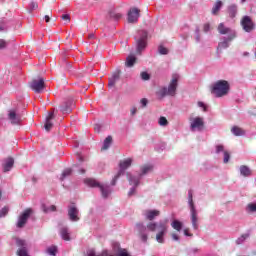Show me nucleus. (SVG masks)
<instances>
[{"label":"nucleus","mask_w":256,"mask_h":256,"mask_svg":"<svg viewBox=\"0 0 256 256\" xmlns=\"http://www.w3.org/2000/svg\"><path fill=\"white\" fill-rule=\"evenodd\" d=\"M79 161L83 162V156H78Z\"/></svg>","instance_id":"e2e57ef3"},{"label":"nucleus","mask_w":256,"mask_h":256,"mask_svg":"<svg viewBox=\"0 0 256 256\" xmlns=\"http://www.w3.org/2000/svg\"><path fill=\"white\" fill-rule=\"evenodd\" d=\"M131 115H136L137 114V107H132L130 110Z\"/></svg>","instance_id":"4d7b16f0"},{"label":"nucleus","mask_w":256,"mask_h":256,"mask_svg":"<svg viewBox=\"0 0 256 256\" xmlns=\"http://www.w3.org/2000/svg\"><path fill=\"white\" fill-rule=\"evenodd\" d=\"M229 89H231L229 82L227 80H220L213 85L211 93L215 97H225L229 93Z\"/></svg>","instance_id":"39448f33"},{"label":"nucleus","mask_w":256,"mask_h":256,"mask_svg":"<svg viewBox=\"0 0 256 256\" xmlns=\"http://www.w3.org/2000/svg\"><path fill=\"white\" fill-rule=\"evenodd\" d=\"M13 165H15V160L13 158H7L3 164L4 173L11 171V169H13Z\"/></svg>","instance_id":"b1692460"},{"label":"nucleus","mask_w":256,"mask_h":256,"mask_svg":"<svg viewBox=\"0 0 256 256\" xmlns=\"http://www.w3.org/2000/svg\"><path fill=\"white\" fill-rule=\"evenodd\" d=\"M141 79H142V81H149L151 79V76L147 72H142Z\"/></svg>","instance_id":"a18cd8bd"},{"label":"nucleus","mask_w":256,"mask_h":256,"mask_svg":"<svg viewBox=\"0 0 256 256\" xmlns=\"http://www.w3.org/2000/svg\"><path fill=\"white\" fill-rule=\"evenodd\" d=\"M139 9L138 8H131L128 11V23H137L139 20Z\"/></svg>","instance_id":"f3484780"},{"label":"nucleus","mask_w":256,"mask_h":256,"mask_svg":"<svg viewBox=\"0 0 256 256\" xmlns=\"http://www.w3.org/2000/svg\"><path fill=\"white\" fill-rule=\"evenodd\" d=\"M79 171H80V173H82V174L85 173V169H80Z\"/></svg>","instance_id":"69168bd1"},{"label":"nucleus","mask_w":256,"mask_h":256,"mask_svg":"<svg viewBox=\"0 0 256 256\" xmlns=\"http://www.w3.org/2000/svg\"><path fill=\"white\" fill-rule=\"evenodd\" d=\"M171 227L178 233H181V231H183V222H181L177 219H174L171 223Z\"/></svg>","instance_id":"a878e982"},{"label":"nucleus","mask_w":256,"mask_h":256,"mask_svg":"<svg viewBox=\"0 0 256 256\" xmlns=\"http://www.w3.org/2000/svg\"><path fill=\"white\" fill-rule=\"evenodd\" d=\"M195 41L196 43H201V33L199 27L195 29Z\"/></svg>","instance_id":"a19ab883"},{"label":"nucleus","mask_w":256,"mask_h":256,"mask_svg":"<svg viewBox=\"0 0 256 256\" xmlns=\"http://www.w3.org/2000/svg\"><path fill=\"white\" fill-rule=\"evenodd\" d=\"M62 21H65V23H69L71 21V17L69 16V14H64L61 17Z\"/></svg>","instance_id":"603ef678"},{"label":"nucleus","mask_w":256,"mask_h":256,"mask_svg":"<svg viewBox=\"0 0 256 256\" xmlns=\"http://www.w3.org/2000/svg\"><path fill=\"white\" fill-rule=\"evenodd\" d=\"M233 39L229 40V37H223L222 41L218 43L217 51H222V49H229V44Z\"/></svg>","instance_id":"5701e85b"},{"label":"nucleus","mask_w":256,"mask_h":256,"mask_svg":"<svg viewBox=\"0 0 256 256\" xmlns=\"http://www.w3.org/2000/svg\"><path fill=\"white\" fill-rule=\"evenodd\" d=\"M46 253L50 256H57V246H50L46 249Z\"/></svg>","instance_id":"c9c22d12"},{"label":"nucleus","mask_w":256,"mask_h":256,"mask_svg":"<svg viewBox=\"0 0 256 256\" xmlns=\"http://www.w3.org/2000/svg\"><path fill=\"white\" fill-rule=\"evenodd\" d=\"M185 237H193V234L189 233V229H184Z\"/></svg>","instance_id":"6e6d98bb"},{"label":"nucleus","mask_w":256,"mask_h":256,"mask_svg":"<svg viewBox=\"0 0 256 256\" xmlns=\"http://www.w3.org/2000/svg\"><path fill=\"white\" fill-rule=\"evenodd\" d=\"M87 256H102V254H96L95 253V250H93V249H88L87 250Z\"/></svg>","instance_id":"3c124183"},{"label":"nucleus","mask_w":256,"mask_h":256,"mask_svg":"<svg viewBox=\"0 0 256 256\" xmlns=\"http://www.w3.org/2000/svg\"><path fill=\"white\" fill-rule=\"evenodd\" d=\"M210 29H211V25H209V23L204 24V27H203L204 33H209Z\"/></svg>","instance_id":"864d4df0"},{"label":"nucleus","mask_w":256,"mask_h":256,"mask_svg":"<svg viewBox=\"0 0 256 256\" xmlns=\"http://www.w3.org/2000/svg\"><path fill=\"white\" fill-rule=\"evenodd\" d=\"M169 223L168 219L160 220L159 222H149L147 226H145L143 223H138L136 225L137 230L139 231V235L141 238V241L143 243H147V240L149 239V232H155L158 231L156 234V241L157 243H165V235L167 233Z\"/></svg>","instance_id":"f257e3e1"},{"label":"nucleus","mask_w":256,"mask_h":256,"mask_svg":"<svg viewBox=\"0 0 256 256\" xmlns=\"http://www.w3.org/2000/svg\"><path fill=\"white\" fill-rule=\"evenodd\" d=\"M137 61V57H135L134 55H129L126 58V67H133V65H135Z\"/></svg>","instance_id":"c756f323"},{"label":"nucleus","mask_w":256,"mask_h":256,"mask_svg":"<svg viewBox=\"0 0 256 256\" xmlns=\"http://www.w3.org/2000/svg\"><path fill=\"white\" fill-rule=\"evenodd\" d=\"M53 119H55V114L53 112H50L45 120V131H51V129H53Z\"/></svg>","instance_id":"412c9836"},{"label":"nucleus","mask_w":256,"mask_h":256,"mask_svg":"<svg viewBox=\"0 0 256 256\" xmlns=\"http://www.w3.org/2000/svg\"><path fill=\"white\" fill-rule=\"evenodd\" d=\"M44 19L46 23H49V21H51V17H49V15H45Z\"/></svg>","instance_id":"052dcab7"},{"label":"nucleus","mask_w":256,"mask_h":256,"mask_svg":"<svg viewBox=\"0 0 256 256\" xmlns=\"http://www.w3.org/2000/svg\"><path fill=\"white\" fill-rule=\"evenodd\" d=\"M229 159H231V155L229 154V152L224 151V163H229Z\"/></svg>","instance_id":"de8ad7c7"},{"label":"nucleus","mask_w":256,"mask_h":256,"mask_svg":"<svg viewBox=\"0 0 256 256\" xmlns=\"http://www.w3.org/2000/svg\"><path fill=\"white\" fill-rule=\"evenodd\" d=\"M218 32L220 33V35H227V37H229V40L235 39V37H237V32L229 27H226L223 23H220L218 25Z\"/></svg>","instance_id":"9b49d317"},{"label":"nucleus","mask_w":256,"mask_h":256,"mask_svg":"<svg viewBox=\"0 0 256 256\" xmlns=\"http://www.w3.org/2000/svg\"><path fill=\"white\" fill-rule=\"evenodd\" d=\"M102 256H117V255H113V254L109 255V251L104 250V251H102Z\"/></svg>","instance_id":"13d9d810"},{"label":"nucleus","mask_w":256,"mask_h":256,"mask_svg":"<svg viewBox=\"0 0 256 256\" xmlns=\"http://www.w3.org/2000/svg\"><path fill=\"white\" fill-rule=\"evenodd\" d=\"M9 213V208L4 207L0 210V219L1 217H5Z\"/></svg>","instance_id":"49530a36"},{"label":"nucleus","mask_w":256,"mask_h":256,"mask_svg":"<svg viewBox=\"0 0 256 256\" xmlns=\"http://www.w3.org/2000/svg\"><path fill=\"white\" fill-rule=\"evenodd\" d=\"M250 236L251 234H249V232L242 234L236 239V245H243V243H245Z\"/></svg>","instance_id":"bb28decb"},{"label":"nucleus","mask_w":256,"mask_h":256,"mask_svg":"<svg viewBox=\"0 0 256 256\" xmlns=\"http://www.w3.org/2000/svg\"><path fill=\"white\" fill-rule=\"evenodd\" d=\"M6 43L5 40H0V49H5Z\"/></svg>","instance_id":"bf43d9fd"},{"label":"nucleus","mask_w":256,"mask_h":256,"mask_svg":"<svg viewBox=\"0 0 256 256\" xmlns=\"http://www.w3.org/2000/svg\"><path fill=\"white\" fill-rule=\"evenodd\" d=\"M228 13H229V16L232 19H233V17H236V15H237V5L232 4V5L228 6Z\"/></svg>","instance_id":"7c9ffc66"},{"label":"nucleus","mask_w":256,"mask_h":256,"mask_svg":"<svg viewBox=\"0 0 256 256\" xmlns=\"http://www.w3.org/2000/svg\"><path fill=\"white\" fill-rule=\"evenodd\" d=\"M143 215L146 217V219H148V221H153L155 217H159L160 212L159 210H145Z\"/></svg>","instance_id":"4be33fe9"},{"label":"nucleus","mask_w":256,"mask_h":256,"mask_svg":"<svg viewBox=\"0 0 256 256\" xmlns=\"http://www.w3.org/2000/svg\"><path fill=\"white\" fill-rule=\"evenodd\" d=\"M158 124L160 125V127H167L169 125V121L165 116H161L158 119Z\"/></svg>","instance_id":"4c0bfd02"},{"label":"nucleus","mask_w":256,"mask_h":256,"mask_svg":"<svg viewBox=\"0 0 256 256\" xmlns=\"http://www.w3.org/2000/svg\"><path fill=\"white\" fill-rule=\"evenodd\" d=\"M171 237H172V240H173V241H180V238H179V236L177 235V233H172V234H171Z\"/></svg>","instance_id":"5fc2aeb1"},{"label":"nucleus","mask_w":256,"mask_h":256,"mask_svg":"<svg viewBox=\"0 0 256 256\" xmlns=\"http://www.w3.org/2000/svg\"><path fill=\"white\" fill-rule=\"evenodd\" d=\"M239 171L242 177H251L252 175L251 168L247 165H241Z\"/></svg>","instance_id":"393cba45"},{"label":"nucleus","mask_w":256,"mask_h":256,"mask_svg":"<svg viewBox=\"0 0 256 256\" xmlns=\"http://www.w3.org/2000/svg\"><path fill=\"white\" fill-rule=\"evenodd\" d=\"M158 53L160 55H167L169 53V50L163 46L158 47Z\"/></svg>","instance_id":"79ce46f5"},{"label":"nucleus","mask_w":256,"mask_h":256,"mask_svg":"<svg viewBox=\"0 0 256 256\" xmlns=\"http://www.w3.org/2000/svg\"><path fill=\"white\" fill-rule=\"evenodd\" d=\"M130 185H132V187L128 192V197H133V195H135V191L137 190V186H135V184H130Z\"/></svg>","instance_id":"c03bdc74"},{"label":"nucleus","mask_w":256,"mask_h":256,"mask_svg":"<svg viewBox=\"0 0 256 256\" xmlns=\"http://www.w3.org/2000/svg\"><path fill=\"white\" fill-rule=\"evenodd\" d=\"M31 213L32 210L27 209L19 216L16 224V227H18V229H22V227H25V225L27 224V220L29 219V217H31Z\"/></svg>","instance_id":"f8f14e48"},{"label":"nucleus","mask_w":256,"mask_h":256,"mask_svg":"<svg viewBox=\"0 0 256 256\" xmlns=\"http://www.w3.org/2000/svg\"><path fill=\"white\" fill-rule=\"evenodd\" d=\"M245 1H247V0H241V3H245Z\"/></svg>","instance_id":"774afa93"},{"label":"nucleus","mask_w":256,"mask_h":256,"mask_svg":"<svg viewBox=\"0 0 256 256\" xmlns=\"http://www.w3.org/2000/svg\"><path fill=\"white\" fill-rule=\"evenodd\" d=\"M192 253H197V249H192Z\"/></svg>","instance_id":"338daca9"},{"label":"nucleus","mask_w":256,"mask_h":256,"mask_svg":"<svg viewBox=\"0 0 256 256\" xmlns=\"http://www.w3.org/2000/svg\"><path fill=\"white\" fill-rule=\"evenodd\" d=\"M113 251L116 253V256H131L129 252H127V249L121 248V244L118 242H114L112 244Z\"/></svg>","instance_id":"dca6fc26"},{"label":"nucleus","mask_w":256,"mask_h":256,"mask_svg":"<svg viewBox=\"0 0 256 256\" xmlns=\"http://www.w3.org/2000/svg\"><path fill=\"white\" fill-rule=\"evenodd\" d=\"M16 245L18 247V250H17L18 256H29V250H27V242L25 240L17 239Z\"/></svg>","instance_id":"ddd939ff"},{"label":"nucleus","mask_w":256,"mask_h":256,"mask_svg":"<svg viewBox=\"0 0 256 256\" xmlns=\"http://www.w3.org/2000/svg\"><path fill=\"white\" fill-rule=\"evenodd\" d=\"M30 87L35 93H42L43 89H45V80H43V78L33 80Z\"/></svg>","instance_id":"4468645a"},{"label":"nucleus","mask_w":256,"mask_h":256,"mask_svg":"<svg viewBox=\"0 0 256 256\" xmlns=\"http://www.w3.org/2000/svg\"><path fill=\"white\" fill-rule=\"evenodd\" d=\"M188 207L190 209L192 227L195 231H197V229H199V218L197 217V209L195 208V203L193 202V190L188 191Z\"/></svg>","instance_id":"7ed1b4c3"},{"label":"nucleus","mask_w":256,"mask_h":256,"mask_svg":"<svg viewBox=\"0 0 256 256\" xmlns=\"http://www.w3.org/2000/svg\"><path fill=\"white\" fill-rule=\"evenodd\" d=\"M121 79V70L117 69L108 80V87H114Z\"/></svg>","instance_id":"aec40b11"},{"label":"nucleus","mask_w":256,"mask_h":256,"mask_svg":"<svg viewBox=\"0 0 256 256\" xmlns=\"http://www.w3.org/2000/svg\"><path fill=\"white\" fill-rule=\"evenodd\" d=\"M147 105H149V100L147 98H142L140 100L141 109H145V107H147Z\"/></svg>","instance_id":"37998d69"},{"label":"nucleus","mask_w":256,"mask_h":256,"mask_svg":"<svg viewBox=\"0 0 256 256\" xmlns=\"http://www.w3.org/2000/svg\"><path fill=\"white\" fill-rule=\"evenodd\" d=\"M221 7H223V2L218 0L212 8V14L217 15V13H219V11L221 10Z\"/></svg>","instance_id":"2f4dec72"},{"label":"nucleus","mask_w":256,"mask_h":256,"mask_svg":"<svg viewBox=\"0 0 256 256\" xmlns=\"http://www.w3.org/2000/svg\"><path fill=\"white\" fill-rule=\"evenodd\" d=\"M231 131L236 137H242V135H245V130L237 126L232 127Z\"/></svg>","instance_id":"cd10ccee"},{"label":"nucleus","mask_w":256,"mask_h":256,"mask_svg":"<svg viewBox=\"0 0 256 256\" xmlns=\"http://www.w3.org/2000/svg\"><path fill=\"white\" fill-rule=\"evenodd\" d=\"M84 183L88 185V187H98L102 193L103 199H107L109 195H111V186L107 184H101L97 180L93 178H88L84 180Z\"/></svg>","instance_id":"423d86ee"},{"label":"nucleus","mask_w":256,"mask_h":256,"mask_svg":"<svg viewBox=\"0 0 256 256\" xmlns=\"http://www.w3.org/2000/svg\"><path fill=\"white\" fill-rule=\"evenodd\" d=\"M198 107H200V109H202L204 112H207V105L201 101H199L197 103Z\"/></svg>","instance_id":"09e8293b"},{"label":"nucleus","mask_w":256,"mask_h":256,"mask_svg":"<svg viewBox=\"0 0 256 256\" xmlns=\"http://www.w3.org/2000/svg\"><path fill=\"white\" fill-rule=\"evenodd\" d=\"M243 56H244V57H249V52H244V53H243Z\"/></svg>","instance_id":"680f3d73"},{"label":"nucleus","mask_w":256,"mask_h":256,"mask_svg":"<svg viewBox=\"0 0 256 256\" xmlns=\"http://www.w3.org/2000/svg\"><path fill=\"white\" fill-rule=\"evenodd\" d=\"M60 235L64 241H69L71 238L69 237V229L67 227H63L60 230Z\"/></svg>","instance_id":"c85d7f7f"},{"label":"nucleus","mask_w":256,"mask_h":256,"mask_svg":"<svg viewBox=\"0 0 256 256\" xmlns=\"http://www.w3.org/2000/svg\"><path fill=\"white\" fill-rule=\"evenodd\" d=\"M73 107V100L69 99L62 103V105L60 106V111L61 113H63V115H69V113L73 111Z\"/></svg>","instance_id":"2eb2a0df"},{"label":"nucleus","mask_w":256,"mask_h":256,"mask_svg":"<svg viewBox=\"0 0 256 256\" xmlns=\"http://www.w3.org/2000/svg\"><path fill=\"white\" fill-rule=\"evenodd\" d=\"M216 153H225V147L223 145H217Z\"/></svg>","instance_id":"8fccbe9b"},{"label":"nucleus","mask_w":256,"mask_h":256,"mask_svg":"<svg viewBox=\"0 0 256 256\" xmlns=\"http://www.w3.org/2000/svg\"><path fill=\"white\" fill-rule=\"evenodd\" d=\"M42 209H43L44 213H53V211H57V207L55 205L47 206V205L43 204Z\"/></svg>","instance_id":"f704fd0d"},{"label":"nucleus","mask_w":256,"mask_h":256,"mask_svg":"<svg viewBox=\"0 0 256 256\" xmlns=\"http://www.w3.org/2000/svg\"><path fill=\"white\" fill-rule=\"evenodd\" d=\"M38 8H39V4H37V2L32 1L29 4L28 11H29V13H33V11H35Z\"/></svg>","instance_id":"ea45409f"},{"label":"nucleus","mask_w":256,"mask_h":256,"mask_svg":"<svg viewBox=\"0 0 256 256\" xmlns=\"http://www.w3.org/2000/svg\"><path fill=\"white\" fill-rule=\"evenodd\" d=\"M240 25L245 33H251L255 31V22L251 19V16H243Z\"/></svg>","instance_id":"1a4fd4ad"},{"label":"nucleus","mask_w":256,"mask_h":256,"mask_svg":"<svg viewBox=\"0 0 256 256\" xmlns=\"http://www.w3.org/2000/svg\"><path fill=\"white\" fill-rule=\"evenodd\" d=\"M147 37L148 33L145 30H140L137 32V35L134 37L136 41V51L137 53H141V51L145 50L147 47Z\"/></svg>","instance_id":"0eeeda50"},{"label":"nucleus","mask_w":256,"mask_h":256,"mask_svg":"<svg viewBox=\"0 0 256 256\" xmlns=\"http://www.w3.org/2000/svg\"><path fill=\"white\" fill-rule=\"evenodd\" d=\"M205 127V121L201 117H195L190 122V131L195 133V131L201 132Z\"/></svg>","instance_id":"9d476101"},{"label":"nucleus","mask_w":256,"mask_h":256,"mask_svg":"<svg viewBox=\"0 0 256 256\" xmlns=\"http://www.w3.org/2000/svg\"><path fill=\"white\" fill-rule=\"evenodd\" d=\"M133 164V159L132 158H127L124 159L122 161H120L119 163V171L117 173L116 176H114L111 185H116L117 183V179H119L121 177V175H123L125 173V171H127V169H129V167H131V165Z\"/></svg>","instance_id":"6e6552de"},{"label":"nucleus","mask_w":256,"mask_h":256,"mask_svg":"<svg viewBox=\"0 0 256 256\" xmlns=\"http://www.w3.org/2000/svg\"><path fill=\"white\" fill-rule=\"evenodd\" d=\"M9 29V25H7V19L3 18L0 21V31H7Z\"/></svg>","instance_id":"58836bf2"},{"label":"nucleus","mask_w":256,"mask_h":256,"mask_svg":"<svg viewBox=\"0 0 256 256\" xmlns=\"http://www.w3.org/2000/svg\"><path fill=\"white\" fill-rule=\"evenodd\" d=\"M71 173H73V170L71 168H67L62 172V175L60 177L61 181H65L66 177H69V175H71Z\"/></svg>","instance_id":"e433bc0d"},{"label":"nucleus","mask_w":256,"mask_h":256,"mask_svg":"<svg viewBox=\"0 0 256 256\" xmlns=\"http://www.w3.org/2000/svg\"><path fill=\"white\" fill-rule=\"evenodd\" d=\"M153 171V166L151 165H144L141 167V173L137 175H131V173H127L129 185H135V187H139V183H141V179L144 175H147V173H151Z\"/></svg>","instance_id":"20e7f679"},{"label":"nucleus","mask_w":256,"mask_h":256,"mask_svg":"<svg viewBox=\"0 0 256 256\" xmlns=\"http://www.w3.org/2000/svg\"><path fill=\"white\" fill-rule=\"evenodd\" d=\"M179 79V74H173L168 87H163L157 92L159 99H164V97H167V95L169 97H175L177 93V87L179 85Z\"/></svg>","instance_id":"f03ea898"},{"label":"nucleus","mask_w":256,"mask_h":256,"mask_svg":"<svg viewBox=\"0 0 256 256\" xmlns=\"http://www.w3.org/2000/svg\"><path fill=\"white\" fill-rule=\"evenodd\" d=\"M110 18L114 19V21H119V19H121V17H123V15L119 12H116L115 10H111L109 12Z\"/></svg>","instance_id":"72a5a7b5"},{"label":"nucleus","mask_w":256,"mask_h":256,"mask_svg":"<svg viewBox=\"0 0 256 256\" xmlns=\"http://www.w3.org/2000/svg\"><path fill=\"white\" fill-rule=\"evenodd\" d=\"M8 119L12 125H19L21 123V115L17 114L15 110L8 111Z\"/></svg>","instance_id":"6ab92c4d"},{"label":"nucleus","mask_w":256,"mask_h":256,"mask_svg":"<svg viewBox=\"0 0 256 256\" xmlns=\"http://www.w3.org/2000/svg\"><path fill=\"white\" fill-rule=\"evenodd\" d=\"M113 141V138L111 136H108L105 138L102 146V150H107L109 147H111V143Z\"/></svg>","instance_id":"473e14b6"},{"label":"nucleus","mask_w":256,"mask_h":256,"mask_svg":"<svg viewBox=\"0 0 256 256\" xmlns=\"http://www.w3.org/2000/svg\"><path fill=\"white\" fill-rule=\"evenodd\" d=\"M68 217L70 221L77 222L79 221V209L75 206H69L68 208Z\"/></svg>","instance_id":"a211bd4d"},{"label":"nucleus","mask_w":256,"mask_h":256,"mask_svg":"<svg viewBox=\"0 0 256 256\" xmlns=\"http://www.w3.org/2000/svg\"><path fill=\"white\" fill-rule=\"evenodd\" d=\"M93 37H95L94 34H90V35H89V38H90V39H93Z\"/></svg>","instance_id":"0e129e2a"}]
</instances>
